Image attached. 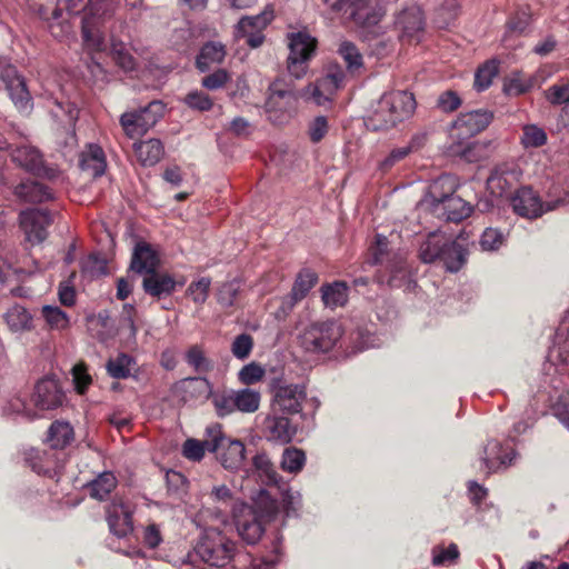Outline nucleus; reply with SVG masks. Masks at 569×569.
<instances>
[{"label": "nucleus", "instance_id": "1", "mask_svg": "<svg viewBox=\"0 0 569 569\" xmlns=\"http://www.w3.org/2000/svg\"><path fill=\"white\" fill-rule=\"evenodd\" d=\"M332 13L351 20L378 57L395 49V39L379 24L385 12L376 0H322Z\"/></svg>", "mask_w": 569, "mask_h": 569}, {"label": "nucleus", "instance_id": "2", "mask_svg": "<svg viewBox=\"0 0 569 569\" xmlns=\"http://www.w3.org/2000/svg\"><path fill=\"white\" fill-rule=\"evenodd\" d=\"M66 10L71 16L83 14L81 19L82 39L86 48L90 51H101L104 48V38L99 29L100 20L113 10L111 0H46L40 4L39 13L43 19H49L51 11L52 19L61 18Z\"/></svg>", "mask_w": 569, "mask_h": 569}, {"label": "nucleus", "instance_id": "3", "mask_svg": "<svg viewBox=\"0 0 569 569\" xmlns=\"http://www.w3.org/2000/svg\"><path fill=\"white\" fill-rule=\"evenodd\" d=\"M278 509L277 500L266 489L252 497V505H236L233 520L240 538L248 545L257 543L264 532V523L277 515Z\"/></svg>", "mask_w": 569, "mask_h": 569}, {"label": "nucleus", "instance_id": "4", "mask_svg": "<svg viewBox=\"0 0 569 569\" xmlns=\"http://www.w3.org/2000/svg\"><path fill=\"white\" fill-rule=\"evenodd\" d=\"M417 107L413 94L407 90L385 92L372 104L366 126L372 131H386L408 120Z\"/></svg>", "mask_w": 569, "mask_h": 569}, {"label": "nucleus", "instance_id": "5", "mask_svg": "<svg viewBox=\"0 0 569 569\" xmlns=\"http://www.w3.org/2000/svg\"><path fill=\"white\" fill-rule=\"evenodd\" d=\"M455 191V179L451 176H441L430 184L428 193L419 206L430 210L440 219L459 222L471 214L472 208L463 199L456 196Z\"/></svg>", "mask_w": 569, "mask_h": 569}, {"label": "nucleus", "instance_id": "6", "mask_svg": "<svg viewBox=\"0 0 569 569\" xmlns=\"http://www.w3.org/2000/svg\"><path fill=\"white\" fill-rule=\"evenodd\" d=\"M237 556V543L229 539L218 528H207L201 533L193 552L188 553L181 569H200L194 566L196 559L212 567L233 569L231 562Z\"/></svg>", "mask_w": 569, "mask_h": 569}, {"label": "nucleus", "instance_id": "7", "mask_svg": "<svg viewBox=\"0 0 569 569\" xmlns=\"http://www.w3.org/2000/svg\"><path fill=\"white\" fill-rule=\"evenodd\" d=\"M550 197L556 198L541 202L531 188L522 187L517 189L511 197V206L517 214L535 219L569 202V193L566 192L565 197H560L558 196V188L550 191Z\"/></svg>", "mask_w": 569, "mask_h": 569}, {"label": "nucleus", "instance_id": "8", "mask_svg": "<svg viewBox=\"0 0 569 569\" xmlns=\"http://www.w3.org/2000/svg\"><path fill=\"white\" fill-rule=\"evenodd\" d=\"M206 435L213 437L211 450L224 469L238 471L242 468L246 460L243 442L226 437L219 423L207 427Z\"/></svg>", "mask_w": 569, "mask_h": 569}, {"label": "nucleus", "instance_id": "9", "mask_svg": "<svg viewBox=\"0 0 569 569\" xmlns=\"http://www.w3.org/2000/svg\"><path fill=\"white\" fill-rule=\"evenodd\" d=\"M342 333V327L337 321L313 322L300 335V343L308 352H328L338 343Z\"/></svg>", "mask_w": 569, "mask_h": 569}, {"label": "nucleus", "instance_id": "10", "mask_svg": "<svg viewBox=\"0 0 569 569\" xmlns=\"http://www.w3.org/2000/svg\"><path fill=\"white\" fill-rule=\"evenodd\" d=\"M166 106L153 100L148 106L124 112L120 117V124L129 139H136L146 134L164 114Z\"/></svg>", "mask_w": 569, "mask_h": 569}, {"label": "nucleus", "instance_id": "11", "mask_svg": "<svg viewBox=\"0 0 569 569\" xmlns=\"http://www.w3.org/2000/svg\"><path fill=\"white\" fill-rule=\"evenodd\" d=\"M317 48V40L307 32L289 36V56L287 69L295 79H301L308 71L309 61Z\"/></svg>", "mask_w": 569, "mask_h": 569}, {"label": "nucleus", "instance_id": "12", "mask_svg": "<svg viewBox=\"0 0 569 569\" xmlns=\"http://www.w3.org/2000/svg\"><path fill=\"white\" fill-rule=\"evenodd\" d=\"M345 78L343 69L338 64H331L327 68L325 76L318 79L316 83L302 89V96L307 101L323 106L342 88Z\"/></svg>", "mask_w": 569, "mask_h": 569}, {"label": "nucleus", "instance_id": "13", "mask_svg": "<svg viewBox=\"0 0 569 569\" xmlns=\"http://www.w3.org/2000/svg\"><path fill=\"white\" fill-rule=\"evenodd\" d=\"M273 17L271 6H267L259 14L242 17L234 27V38L237 40L244 39L246 43L253 49L259 48L264 41L262 32L273 20Z\"/></svg>", "mask_w": 569, "mask_h": 569}, {"label": "nucleus", "instance_id": "14", "mask_svg": "<svg viewBox=\"0 0 569 569\" xmlns=\"http://www.w3.org/2000/svg\"><path fill=\"white\" fill-rule=\"evenodd\" d=\"M307 397L303 385L286 383L282 381L272 385L271 411L282 415H295L301 411Z\"/></svg>", "mask_w": 569, "mask_h": 569}, {"label": "nucleus", "instance_id": "15", "mask_svg": "<svg viewBox=\"0 0 569 569\" xmlns=\"http://www.w3.org/2000/svg\"><path fill=\"white\" fill-rule=\"evenodd\" d=\"M522 171L513 161L497 164L487 179L489 192L497 198L509 197L519 183Z\"/></svg>", "mask_w": 569, "mask_h": 569}, {"label": "nucleus", "instance_id": "16", "mask_svg": "<svg viewBox=\"0 0 569 569\" xmlns=\"http://www.w3.org/2000/svg\"><path fill=\"white\" fill-rule=\"evenodd\" d=\"M19 222L26 240L39 244L48 237V227L53 222L50 211L44 209H27L20 212Z\"/></svg>", "mask_w": 569, "mask_h": 569}, {"label": "nucleus", "instance_id": "17", "mask_svg": "<svg viewBox=\"0 0 569 569\" xmlns=\"http://www.w3.org/2000/svg\"><path fill=\"white\" fill-rule=\"evenodd\" d=\"M1 79L17 110L29 114L33 108V101L24 78L17 72L16 68L9 66L2 71Z\"/></svg>", "mask_w": 569, "mask_h": 569}, {"label": "nucleus", "instance_id": "18", "mask_svg": "<svg viewBox=\"0 0 569 569\" xmlns=\"http://www.w3.org/2000/svg\"><path fill=\"white\" fill-rule=\"evenodd\" d=\"M11 160L21 169L32 174L46 178L53 177V170L48 169L40 150L29 143L17 146L10 152Z\"/></svg>", "mask_w": 569, "mask_h": 569}, {"label": "nucleus", "instance_id": "19", "mask_svg": "<svg viewBox=\"0 0 569 569\" xmlns=\"http://www.w3.org/2000/svg\"><path fill=\"white\" fill-rule=\"evenodd\" d=\"M106 513L110 532L117 538H124L133 531L132 509L122 499H114Z\"/></svg>", "mask_w": 569, "mask_h": 569}, {"label": "nucleus", "instance_id": "20", "mask_svg": "<svg viewBox=\"0 0 569 569\" xmlns=\"http://www.w3.org/2000/svg\"><path fill=\"white\" fill-rule=\"evenodd\" d=\"M515 458L516 452L512 448H505L498 440H489L483 449L481 466L483 471L490 475L509 467Z\"/></svg>", "mask_w": 569, "mask_h": 569}, {"label": "nucleus", "instance_id": "21", "mask_svg": "<svg viewBox=\"0 0 569 569\" xmlns=\"http://www.w3.org/2000/svg\"><path fill=\"white\" fill-rule=\"evenodd\" d=\"M395 26L400 31L399 38L419 40L425 26L421 8L417 4L407 7L397 14Z\"/></svg>", "mask_w": 569, "mask_h": 569}, {"label": "nucleus", "instance_id": "22", "mask_svg": "<svg viewBox=\"0 0 569 569\" xmlns=\"http://www.w3.org/2000/svg\"><path fill=\"white\" fill-rule=\"evenodd\" d=\"M33 402L40 410H52L63 402V392L58 381L51 378L40 380L34 388Z\"/></svg>", "mask_w": 569, "mask_h": 569}, {"label": "nucleus", "instance_id": "23", "mask_svg": "<svg viewBox=\"0 0 569 569\" xmlns=\"http://www.w3.org/2000/svg\"><path fill=\"white\" fill-rule=\"evenodd\" d=\"M262 428L268 440L281 443L290 442L296 433V427L291 425L290 420L273 411L264 418Z\"/></svg>", "mask_w": 569, "mask_h": 569}, {"label": "nucleus", "instance_id": "24", "mask_svg": "<svg viewBox=\"0 0 569 569\" xmlns=\"http://www.w3.org/2000/svg\"><path fill=\"white\" fill-rule=\"evenodd\" d=\"M548 359L557 365L569 366V311L561 320L550 348Z\"/></svg>", "mask_w": 569, "mask_h": 569}, {"label": "nucleus", "instance_id": "25", "mask_svg": "<svg viewBox=\"0 0 569 569\" xmlns=\"http://www.w3.org/2000/svg\"><path fill=\"white\" fill-rule=\"evenodd\" d=\"M158 262L157 253L149 243L139 241L136 244L130 263L131 270L148 276L157 270Z\"/></svg>", "mask_w": 569, "mask_h": 569}, {"label": "nucleus", "instance_id": "26", "mask_svg": "<svg viewBox=\"0 0 569 569\" xmlns=\"http://www.w3.org/2000/svg\"><path fill=\"white\" fill-rule=\"evenodd\" d=\"M493 114L488 110H473L459 114L457 128H462L467 136H476L485 130L492 121Z\"/></svg>", "mask_w": 569, "mask_h": 569}, {"label": "nucleus", "instance_id": "27", "mask_svg": "<svg viewBox=\"0 0 569 569\" xmlns=\"http://www.w3.org/2000/svg\"><path fill=\"white\" fill-rule=\"evenodd\" d=\"M176 280L168 273H152L144 276L142 288L146 293L151 297L161 298L162 296H170L176 289Z\"/></svg>", "mask_w": 569, "mask_h": 569}, {"label": "nucleus", "instance_id": "28", "mask_svg": "<svg viewBox=\"0 0 569 569\" xmlns=\"http://www.w3.org/2000/svg\"><path fill=\"white\" fill-rule=\"evenodd\" d=\"M79 164L83 171H89L93 177L103 174L107 161L102 148L93 143L88 144L80 154Z\"/></svg>", "mask_w": 569, "mask_h": 569}, {"label": "nucleus", "instance_id": "29", "mask_svg": "<svg viewBox=\"0 0 569 569\" xmlns=\"http://www.w3.org/2000/svg\"><path fill=\"white\" fill-rule=\"evenodd\" d=\"M468 250L457 241L447 239L439 262L449 272L459 271L467 262Z\"/></svg>", "mask_w": 569, "mask_h": 569}, {"label": "nucleus", "instance_id": "30", "mask_svg": "<svg viewBox=\"0 0 569 569\" xmlns=\"http://www.w3.org/2000/svg\"><path fill=\"white\" fill-rule=\"evenodd\" d=\"M3 320L6 321L9 330L13 333H21L30 331L33 328V318L31 313L21 305L11 306L4 313Z\"/></svg>", "mask_w": 569, "mask_h": 569}, {"label": "nucleus", "instance_id": "31", "mask_svg": "<svg viewBox=\"0 0 569 569\" xmlns=\"http://www.w3.org/2000/svg\"><path fill=\"white\" fill-rule=\"evenodd\" d=\"M14 196L30 203H41L52 198L48 187L32 180L20 182L14 188Z\"/></svg>", "mask_w": 569, "mask_h": 569}, {"label": "nucleus", "instance_id": "32", "mask_svg": "<svg viewBox=\"0 0 569 569\" xmlns=\"http://www.w3.org/2000/svg\"><path fill=\"white\" fill-rule=\"evenodd\" d=\"M226 57V47L221 42L209 41L202 46L196 59V66L201 72L210 69L211 64L221 63Z\"/></svg>", "mask_w": 569, "mask_h": 569}, {"label": "nucleus", "instance_id": "33", "mask_svg": "<svg viewBox=\"0 0 569 569\" xmlns=\"http://www.w3.org/2000/svg\"><path fill=\"white\" fill-rule=\"evenodd\" d=\"M133 146L138 160L144 167L156 164L163 156V146L158 139L136 142Z\"/></svg>", "mask_w": 569, "mask_h": 569}, {"label": "nucleus", "instance_id": "34", "mask_svg": "<svg viewBox=\"0 0 569 569\" xmlns=\"http://www.w3.org/2000/svg\"><path fill=\"white\" fill-rule=\"evenodd\" d=\"M447 238L440 232H431L421 243L419 257L425 263L439 261L441 252L445 248Z\"/></svg>", "mask_w": 569, "mask_h": 569}, {"label": "nucleus", "instance_id": "35", "mask_svg": "<svg viewBox=\"0 0 569 569\" xmlns=\"http://www.w3.org/2000/svg\"><path fill=\"white\" fill-rule=\"evenodd\" d=\"M74 439L72 426L67 421H54L49 430L47 441L54 449H63Z\"/></svg>", "mask_w": 569, "mask_h": 569}, {"label": "nucleus", "instance_id": "36", "mask_svg": "<svg viewBox=\"0 0 569 569\" xmlns=\"http://www.w3.org/2000/svg\"><path fill=\"white\" fill-rule=\"evenodd\" d=\"M471 136H467L462 128H457V123H453L449 130V144L447 152L452 157H467V153L471 150Z\"/></svg>", "mask_w": 569, "mask_h": 569}, {"label": "nucleus", "instance_id": "37", "mask_svg": "<svg viewBox=\"0 0 569 569\" xmlns=\"http://www.w3.org/2000/svg\"><path fill=\"white\" fill-rule=\"evenodd\" d=\"M252 465L262 483L268 486L279 485L281 477L278 475L273 463L264 452L257 453L252 458Z\"/></svg>", "mask_w": 569, "mask_h": 569}, {"label": "nucleus", "instance_id": "38", "mask_svg": "<svg viewBox=\"0 0 569 569\" xmlns=\"http://www.w3.org/2000/svg\"><path fill=\"white\" fill-rule=\"evenodd\" d=\"M267 110L270 113V119L276 121V119L272 118V112L278 111V109H282L283 98H288L289 100L293 99V89L286 84L283 80L277 79L270 83Z\"/></svg>", "mask_w": 569, "mask_h": 569}, {"label": "nucleus", "instance_id": "39", "mask_svg": "<svg viewBox=\"0 0 569 569\" xmlns=\"http://www.w3.org/2000/svg\"><path fill=\"white\" fill-rule=\"evenodd\" d=\"M321 293L325 306L331 309L342 307L348 301V287L342 281L322 286Z\"/></svg>", "mask_w": 569, "mask_h": 569}, {"label": "nucleus", "instance_id": "40", "mask_svg": "<svg viewBox=\"0 0 569 569\" xmlns=\"http://www.w3.org/2000/svg\"><path fill=\"white\" fill-rule=\"evenodd\" d=\"M213 442L212 436H207L204 440L194 438L187 439L182 445V455L186 459L199 462L203 459L204 453L212 452L211 443Z\"/></svg>", "mask_w": 569, "mask_h": 569}, {"label": "nucleus", "instance_id": "41", "mask_svg": "<svg viewBox=\"0 0 569 569\" xmlns=\"http://www.w3.org/2000/svg\"><path fill=\"white\" fill-rule=\"evenodd\" d=\"M116 487L117 478L110 471L100 473L88 485L90 496L98 500H104Z\"/></svg>", "mask_w": 569, "mask_h": 569}, {"label": "nucleus", "instance_id": "42", "mask_svg": "<svg viewBox=\"0 0 569 569\" xmlns=\"http://www.w3.org/2000/svg\"><path fill=\"white\" fill-rule=\"evenodd\" d=\"M236 411L252 413L259 409L260 393L253 389L234 390Z\"/></svg>", "mask_w": 569, "mask_h": 569}, {"label": "nucleus", "instance_id": "43", "mask_svg": "<svg viewBox=\"0 0 569 569\" xmlns=\"http://www.w3.org/2000/svg\"><path fill=\"white\" fill-rule=\"evenodd\" d=\"M218 417L223 418L236 411L234 390H214L210 398Z\"/></svg>", "mask_w": 569, "mask_h": 569}, {"label": "nucleus", "instance_id": "44", "mask_svg": "<svg viewBox=\"0 0 569 569\" xmlns=\"http://www.w3.org/2000/svg\"><path fill=\"white\" fill-rule=\"evenodd\" d=\"M134 359L126 353H120L113 359H109L106 368L108 373L116 379H126L131 375Z\"/></svg>", "mask_w": 569, "mask_h": 569}, {"label": "nucleus", "instance_id": "45", "mask_svg": "<svg viewBox=\"0 0 569 569\" xmlns=\"http://www.w3.org/2000/svg\"><path fill=\"white\" fill-rule=\"evenodd\" d=\"M317 282L318 274L309 268H303L297 274L291 292L295 297L303 299Z\"/></svg>", "mask_w": 569, "mask_h": 569}, {"label": "nucleus", "instance_id": "46", "mask_svg": "<svg viewBox=\"0 0 569 569\" xmlns=\"http://www.w3.org/2000/svg\"><path fill=\"white\" fill-rule=\"evenodd\" d=\"M41 315L51 330L61 331L67 329L70 325L68 315L57 306H43Z\"/></svg>", "mask_w": 569, "mask_h": 569}, {"label": "nucleus", "instance_id": "47", "mask_svg": "<svg viewBox=\"0 0 569 569\" xmlns=\"http://www.w3.org/2000/svg\"><path fill=\"white\" fill-rule=\"evenodd\" d=\"M306 463V455L301 449L289 447L283 450L281 469L289 473H298Z\"/></svg>", "mask_w": 569, "mask_h": 569}, {"label": "nucleus", "instance_id": "48", "mask_svg": "<svg viewBox=\"0 0 569 569\" xmlns=\"http://www.w3.org/2000/svg\"><path fill=\"white\" fill-rule=\"evenodd\" d=\"M499 62L497 60H489L478 68L475 74V88L478 91H483L490 87L492 79L498 74Z\"/></svg>", "mask_w": 569, "mask_h": 569}, {"label": "nucleus", "instance_id": "49", "mask_svg": "<svg viewBox=\"0 0 569 569\" xmlns=\"http://www.w3.org/2000/svg\"><path fill=\"white\" fill-rule=\"evenodd\" d=\"M546 131L537 124H526L522 128V136L520 139L525 149L539 148L547 143Z\"/></svg>", "mask_w": 569, "mask_h": 569}, {"label": "nucleus", "instance_id": "50", "mask_svg": "<svg viewBox=\"0 0 569 569\" xmlns=\"http://www.w3.org/2000/svg\"><path fill=\"white\" fill-rule=\"evenodd\" d=\"M459 10L458 0H445L436 11L435 22L439 28L449 27L457 19Z\"/></svg>", "mask_w": 569, "mask_h": 569}, {"label": "nucleus", "instance_id": "51", "mask_svg": "<svg viewBox=\"0 0 569 569\" xmlns=\"http://www.w3.org/2000/svg\"><path fill=\"white\" fill-rule=\"evenodd\" d=\"M338 53L346 62L348 70L353 71L362 67V54L353 42L342 41L338 48Z\"/></svg>", "mask_w": 569, "mask_h": 569}, {"label": "nucleus", "instance_id": "52", "mask_svg": "<svg viewBox=\"0 0 569 569\" xmlns=\"http://www.w3.org/2000/svg\"><path fill=\"white\" fill-rule=\"evenodd\" d=\"M186 361L197 372H209L213 368L212 361L206 357L202 348L198 345H193L188 349Z\"/></svg>", "mask_w": 569, "mask_h": 569}, {"label": "nucleus", "instance_id": "53", "mask_svg": "<svg viewBox=\"0 0 569 569\" xmlns=\"http://www.w3.org/2000/svg\"><path fill=\"white\" fill-rule=\"evenodd\" d=\"M210 287L211 279L209 277H201L188 286L186 295L190 297L196 305L202 306L209 297Z\"/></svg>", "mask_w": 569, "mask_h": 569}, {"label": "nucleus", "instance_id": "54", "mask_svg": "<svg viewBox=\"0 0 569 569\" xmlns=\"http://www.w3.org/2000/svg\"><path fill=\"white\" fill-rule=\"evenodd\" d=\"M241 290V282L237 279L222 283L217 292V300L219 305L224 308L232 307Z\"/></svg>", "mask_w": 569, "mask_h": 569}, {"label": "nucleus", "instance_id": "55", "mask_svg": "<svg viewBox=\"0 0 569 569\" xmlns=\"http://www.w3.org/2000/svg\"><path fill=\"white\" fill-rule=\"evenodd\" d=\"M506 242V234L497 228H487L480 238V246L485 251H496Z\"/></svg>", "mask_w": 569, "mask_h": 569}, {"label": "nucleus", "instance_id": "56", "mask_svg": "<svg viewBox=\"0 0 569 569\" xmlns=\"http://www.w3.org/2000/svg\"><path fill=\"white\" fill-rule=\"evenodd\" d=\"M188 383L191 395L201 401L210 399L214 391L211 382L206 377L189 378Z\"/></svg>", "mask_w": 569, "mask_h": 569}, {"label": "nucleus", "instance_id": "57", "mask_svg": "<svg viewBox=\"0 0 569 569\" xmlns=\"http://www.w3.org/2000/svg\"><path fill=\"white\" fill-rule=\"evenodd\" d=\"M57 110H52L51 113L54 118L61 120L64 127L73 128L79 116V110L70 102L56 103Z\"/></svg>", "mask_w": 569, "mask_h": 569}, {"label": "nucleus", "instance_id": "58", "mask_svg": "<svg viewBox=\"0 0 569 569\" xmlns=\"http://www.w3.org/2000/svg\"><path fill=\"white\" fill-rule=\"evenodd\" d=\"M183 102L192 110L208 111L212 108V99L203 91L194 90L189 92L184 98Z\"/></svg>", "mask_w": 569, "mask_h": 569}, {"label": "nucleus", "instance_id": "59", "mask_svg": "<svg viewBox=\"0 0 569 569\" xmlns=\"http://www.w3.org/2000/svg\"><path fill=\"white\" fill-rule=\"evenodd\" d=\"M459 557L457 545L450 543L448 548L437 546L432 549V563L435 566H442L455 561Z\"/></svg>", "mask_w": 569, "mask_h": 569}, {"label": "nucleus", "instance_id": "60", "mask_svg": "<svg viewBox=\"0 0 569 569\" xmlns=\"http://www.w3.org/2000/svg\"><path fill=\"white\" fill-rule=\"evenodd\" d=\"M252 347V337L248 333H241L234 338L231 352L237 359L244 360L250 356Z\"/></svg>", "mask_w": 569, "mask_h": 569}, {"label": "nucleus", "instance_id": "61", "mask_svg": "<svg viewBox=\"0 0 569 569\" xmlns=\"http://www.w3.org/2000/svg\"><path fill=\"white\" fill-rule=\"evenodd\" d=\"M6 415H16L27 420H32L36 418V413L27 408L24 399L17 396L11 398L3 408Z\"/></svg>", "mask_w": 569, "mask_h": 569}, {"label": "nucleus", "instance_id": "62", "mask_svg": "<svg viewBox=\"0 0 569 569\" xmlns=\"http://www.w3.org/2000/svg\"><path fill=\"white\" fill-rule=\"evenodd\" d=\"M546 98L552 104H567L569 103V84H553L547 92Z\"/></svg>", "mask_w": 569, "mask_h": 569}, {"label": "nucleus", "instance_id": "63", "mask_svg": "<svg viewBox=\"0 0 569 569\" xmlns=\"http://www.w3.org/2000/svg\"><path fill=\"white\" fill-rule=\"evenodd\" d=\"M264 375V370L261 366L251 362L246 365L238 373L239 380L244 385H252L259 380Z\"/></svg>", "mask_w": 569, "mask_h": 569}, {"label": "nucleus", "instance_id": "64", "mask_svg": "<svg viewBox=\"0 0 569 569\" xmlns=\"http://www.w3.org/2000/svg\"><path fill=\"white\" fill-rule=\"evenodd\" d=\"M229 78V73L224 69H218L214 72L206 76L201 80V84L208 90H217L222 88Z\"/></svg>", "mask_w": 569, "mask_h": 569}]
</instances>
